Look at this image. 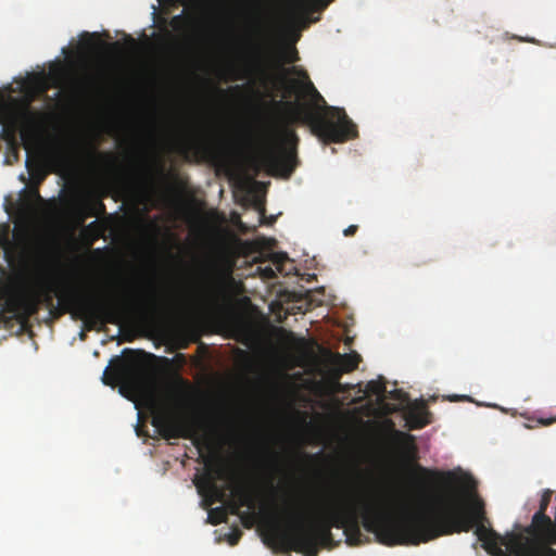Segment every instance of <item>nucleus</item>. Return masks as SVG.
I'll list each match as a JSON object with an SVG mask.
<instances>
[{
  "label": "nucleus",
  "instance_id": "1",
  "mask_svg": "<svg viewBox=\"0 0 556 556\" xmlns=\"http://www.w3.org/2000/svg\"><path fill=\"white\" fill-rule=\"evenodd\" d=\"M427 478L446 486L458 485L456 495L441 498L435 507L418 513L396 515L399 498L394 493L382 492L365 480L349 483L328 501V545L333 541L331 529H342L346 543L357 546L366 541V531L376 535L384 545H418L444 535L469 532L481 542L482 548L492 556H540L543 541L552 527L546 515L553 491L542 492L539 509L531 523L514 525L513 531L502 535L492 527L486 516L484 501L477 493V483L470 476L458 478L452 471H434L418 467Z\"/></svg>",
  "mask_w": 556,
  "mask_h": 556
},
{
  "label": "nucleus",
  "instance_id": "2",
  "mask_svg": "<svg viewBox=\"0 0 556 556\" xmlns=\"http://www.w3.org/2000/svg\"><path fill=\"white\" fill-rule=\"evenodd\" d=\"M294 74L298 78L289 79L295 101H277L275 104L283 109L278 122L280 144L278 149L268 150L263 156V164L289 177L298 166L294 149H287L288 143L298 144L299 137L293 128L295 125L308 126L312 134L324 143H340L357 136L356 125L349 118L344 109L328 105L316 89L306 71L296 66L282 68L279 80L286 81V74Z\"/></svg>",
  "mask_w": 556,
  "mask_h": 556
},
{
  "label": "nucleus",
  "instance_id": "3",
  "mask_svg": "<svg viewBox=\"0 0 556 556\" xmlns=\"http://www.w3.org/2000/svg\"><path fill=\"white\" fill-rule=\"evenodd\" d=\"M60 306L49 309L52 318L71 313L74 319L83 320L88 330L108 324L118 325L126 319L131 309V302L125 298L99 299L94 294L83 292L77 288H67L56 294Z\"/></svg>",
  "mask_w": 556,
  "mask_h": 556
},
{
  "label": "nucleus",
  "instance_id": "4",
  "mask_svg": "<svg viewBox=\"0 0 556 556\" xmlns=\"http://www.w3.org/2000/svg\"><path fill=\"white\" fill-rule=\"evenodd\" d=\"M0 122L10 146L17 149L16 132H20L24 148L29 151L42 140L50 123V115L46 111L24 106L5 111Z\"/></svg>",
  "mask_w": 556,
  "mask_h": 556
},
{
  "label": "nucleus",
  "instance_id": "5",
  "mask_svg": "<svg viewBox=\"0 0 556 556\" xmlns=\"http://www.w3.org/2000/svg\"><path fill=\"white\" fill-rule=\"evenodd\" d=\"M153 426L160 430V433L165 439L181 438L191 440L199 451H202L210 444V425L200 415L174 417L162 413L153 417Z\"/></svg>",
  "mask_w": 556,
  "mask_h": 556
},
{
  "label": "nucleus",
  "instance_id": "6",
  "mask_svg": "<svg viewBox=\"0 0 556 556\" xmlns=\"http://www.w3.org/2000/svg\"><path fill=\"white\" fill-rule=\"evenodd\" d=\"M102 381L106 386L119 384L135 394H141L147 389V374L141 364L135 359L117 357L113 366L106 367Z\"/></svg>",
  "mask_w": 556,
  "mask_h": 556
},
{
  "label": "nucleus",
  "instance_id": "7",
  "mask_svg": "<svg viewBox=\"0 0 556 556\" xmlns=\"http://www.w3.org/2000/svg\"><path fill=\"white\" fill-rule=\"evenodd\" d=\"M227 478V469L222 463H213L207 459L205 470L193 480L199 494L203 497L205 506H212L216 502H224L226 493L218 485L219 480Z\"/></svg>",
  "mask_w": 556,
  "mask_h": 556
},
{
  "label": "nucleus",
  "instance_id": "8",
  "mask_svg": "<svg viewBox=\"0 0 556 556\" xmlns=\"http://www.w3.org/2000/svg\"><path fill=\"white\" fill-rule=\"evenodd\" d=\"M180 147L186 153L206 159L216 154L219 140L212 127L200 124L181 138Z\"/></svg>",
  "mask_w": 556,
  "mask_h": 556
},
{
  "label": "nucleus",
  "instance_id": "9",
  "mask_svg": "<svg viewBox=\"0 0 556 556\" xmlns=\"http://www.w3.org/2000/svg\"><path fill=\"white\" fill-rule=\"evenodd\" d=\"M254 77L265 87L273 84L275 78L269 71L268 61L265 58L264 49L260 43L253 46V58L244 67V75L241 77Z\"/></svg>",
  "mask_w": 556,
  "mask_h": 556
},
{
  "label": "nucleus",
  "instance_id": "10",
  "mask_svg": "<svg viewBox=\"0 0 556 556\" xmlns=\"http://www.w3.org/2000/svg\"><path fill=\"white\" fill-rule=\"evenodd\" d=\"M326 354L333 367L334 377L337 379H339L343 372H351L355 370L362 361L361 355L356 352L341 354L338 352L332 353L331 351L327 350Z\"/></svg>",
  "mask_w": 556,
  "mask_h": 556
},
{
  "label": "nucleus",
  "instance_id": "11",
  "mask_svg": "<svg viewBox=\"0 0 556 556\" xmlns=\"http://www.w3.org/2000/svg\"><path fill=\"white\" fill-rule=\"evenodd\" d=\"M10 304L13 312H15L22 319H28L39 312L38 301L36 300L33 291L17 294L10 301Z\"/></svg>",
  "mask_w": 556,
  "mask_h": 556
},
{
  "label": "nucleus",
  "instance_id": "12",
  "mask_svg": "<svg viewBox=\"0 0 556 556\" xmlns=\"http://www.w3.org/2000/svg\"><path fill=\"white\" fill-rule=\"evenodd\" d=\"M103 213H105V205L100 199H96L90 193H87L81 198L79 204V215L81 222H84L86 216H98Z\"/></svg>",
  "mask_w": 556,
  "mask_h": 556
},
{
  "label": "nucleus",
  "instance_id": "13",
  "mask_svg": "<svg viewBox=\"0 0 556 556\" xmlns=\"http://www.w3.org/2000/svg\"><path fill=\"white\" fill-rule=\"evenodd\" d=\"M235 494L237 500L228 503V508L232 515H239L241 507L254 508V498L245 486L238 488Z\"/></svg>",
  "mask_w": 556,
  "mask_h": 556
},
{
  "label": "nucleus",
  "instance_id": "14",
  "mask_svg": "<svg viewBox=\"0 0 556 556\" xmlns=\"http://www.w3.org/2000/svg\"><path fill=\"white\" fill-rule=\"evenodd\" d=\"M72 160L71 151L64 147H56L48 156L49 164L54 172L66 168Z\"/></svg>",
  "mask_w": 556,
  "mask_h": 556
},
{
  "label": "nucleus",
  "instance_id": "15",
  "mask_svg": "<svg viewBox=\"0 0 556 556\" xmlns=\"http://www.w3.org/2000/svg\"><path fill=\"white\" fill-rule=\"evenodd\" d=\"M33 292L35 293V298L38 301V309H40L42 305H45L48 309L53 307V290L51 288Z\"/></svg>",
  "mask_w": 556,
  "mask_h": 556
},
{
  "label": "nucleus",
  "instance_id": "16",
  "mask_svg": "<svg viewBox=\"0 0 556 556\" xmlns=\"http://www.w3.org/2000/svg\"><path fill=\"white\" fill-rule=\"evenodd\" d=\"M227 509L223 506L211 508L208 510V522L212 525H219L222 522H225L227 520Z\"/></svg>",
  "mask_w": 556,
  "mask_h": 556
},
{
  "label": "nucleus",
  "instance_id": "17",
  "mask_svg": "<svg viewBox=\"0 0 556 556\" xmlns=\"http://www.w3.org/2000/svg\"><path fill=\"white\" fill-rule=\"evenodd\" d=\"M367 389L377 396L384 397L388 394L387 384L383 379L369 381L367 383Z\"/></svg>",
  "mask_w": 556,
  "mask_h": 556
},
{
  "label": "nucleus",
  "instance_id": "18",
  "mask_svg": "<svg viewBox=\"0 0 556 556\" xmlns=\"http://www.w3.org/2000/svg\"><path fill=\"white\" fill-rule=\"evenodd\" d=\"M85 231L93 236V240L103 236L105 227L98 220H93L85 227Z\"/></svg>",
  "mask_w": 556,
  "mask_h": 556
},
{
  "label": "nucleus",
  "instance_id": "19",
  "mask_svg": "<svg viewBox=\"0 0 556 556\" xmlns=\"http://www.w3.org/2000/svg\"><path fill=\"white\" fill-rule=\"evenodd\" d=\"M386 397H389L390 400H394L401 405L408 402L407 393H405L403 390H400V389H394V390L388 391V394Z\"/></svg>",
  "mask_w": 556,
  "mask_h": 556
},
{
  "label": "nucleus",
  "instance_id": "20",
  "mask_svg": "<svg viewBox=\"0 0 556 556\" xmlns=\"http://www.w3.org/2000/svg\"><path fill=\"white\" fill-rule=\"evenodd\" d=\"M168 24L174 30L179 31L186 26L187 18L182 14L175 15L170 18Z\"/></svg>",
  "mask_w": 556,
  "mask_h": 556
},
{
  "label": "nucleus",
  "instance_id": "21",
  "mask_svg": "<svg viewBox=\"0 0 556 556\" xmlns=\"http://www.w3.org/2000/svg\"><path fill=\"white\" fill-rule=\"evenodd\" d=\"M241 535H242V531L240 529L236 528L227 534V541L230 545H236V544H238Z\"/></svg>",
  "mask_w": 556,
  "mask_h": 556
},
{
  "label": "nucleus",
  "instance_id": "22",
  "mask_svg": "<svg viewBox=\"0 0 556 556\" xmlns=\"http://www.w3.org/2000/svg\"><path fill=\"white\" fill-rule=\"evenodd\" d=\"M269 453V456H270V465H271V468L277 471L279 469V459H280V455L279 453L277 452H274V451H268Z\"/></svg>",
  "mask_w": 556,
  "mask_h": 556
},
{
  "label": "nucleus",
  "instance_id": "23",
  "mask_svg": "<svg viewBox=\"0 0 556 556\" xmlns=\"http://www.w3.org/2000/svg\"><path fill=\"white\" fill-rule=\"evenodd\" d=\"M83 36H86L88 38V41L86 42V46L88 49H94L96 42L94 39L98 37L97 33L90 34V33H84Z\"/></svg>",
  "mask_w": 556,
  "mask_h": 556
},
{
  "label": "nucleus",
  "instance_id": "24",
  "mask_svg": "<svg viewBox=\"0 0 556 556\" xmlns=\"http://www.w3.org/2000/svg\"><path fill=\"white\" fill-rule=\"evenodd\" d=\"M536 422H538V425L544 426V427L551 426L554 422H556V415L553 416V417H547V418L540 417V418L536 419Z\"/></svg>",
  "mask_w": 556,
  "mask_h": 556
},
{
  "label": "nucleus",
  "instance_id": "25",
  "mask_svg": "<svg viewBox=\"0 0 556 556\" xmlns=\"http://www.w3.org/2000/svg\"><path fill=\"white\" fill-rule=\"evenodd\" d=\"M91 79L90 77H86L85 79L77 80L75 83V87H77L79 90H86L90 87Z\"/></svg>",
  "mask_w": 556,
  "mask_h": 556
},
{
  "label": "nucleus",
  "instance_id": "26",
  "mask_svg": "<svg viewBox=\"0 0 556 556\" xmlns=\"http://www.w3.org/2000/svg\"><path fill=\"white\" fill-rule=\"evenodd\" d=\"M299 60L298 51L293 48L291 51H289L286 55L285 62L286 63H294Z\"/></svg>",
  "mask_w": 556,
  "mask_h": 556
},
{
  "label": "nucleus",
  "instance_id": "27",
  "mask_svg": "<svg viewBox=\"0 0 556 556\" xmlns=\"http://www.w3.org/2000/svg\"><path fill=\"white\" fill-rule=\"evenodd\" d=\"M358 227L356 225H350L348 228L344 229L343 233L345 237H350L356 233Z\"/></svg>",
  "mask_w": 556,
  "mask_h": 556
},
{
  "label": "nucleus",
  "instance_id": "28",
  "mask_svg": "<svg viewBox=\"0 0 556 556\" xmlns=\"http://www.w3.org/2000/svg\"><path fill=\"white\" fill-rule=\"evenodd\" d=\"M395 434L399 438H402V439H404L406 441H409L410 442V447L414 448V445H413L414 438L410 434H406V433L401 432V431H396Z\"/></svg>",
  "mask_w": 556,
  "mask_h": 556
},
{
  "label": "nucleus",
  "instance_id": "29",
  "mask_svg": "<svg viewBox=\"0 0 556 556\" xmlns=\"http://www.w3.org/2000/svg\"><path fill=\"white\" fill-rule=\"evenodd\" d=\"M163 22H164V26H163V28H162V31H163V34H164V36H165V38H166V39H172V38H173V35H172V33H170V31L168 30V28H167V21H166V20H163Z\"/></svg>",
  "mask_w": 556,
  "mask_h": 556
},
{
  "label": "nucleus",
  "instance_id": "30",
  "mask_svg": "<svg viewBox=\"0 0 556 556\" xmlns=\"http://www.w3.org/2000/svg\"><path fill=\"white\" fill-rule=\"evenodd\" d=\"M252 26H253V30L256 33V34H260L261 33V24H260V20L258 18H253V23H252Z\"/></svg>",
  "mask_w": 556,
  "mask_h": 556
},
{
  "label": "nucleus",
  "instance_id": "31",
  "mask_svg": "<svg viewBox=\"0 0 556 556\" xmlns=\"http://www.w3.org/2000/svg\"><path fill=\"white\" fill-rule=\"evenodd\" d=\"M26 166H27L28 170H29V172H31V168H30V159H29V157H27V160H26Z\"/></svg>",
  "mask_w": 556,
  "mask_h": 556
},
{
  "label": "nucleus",
  "instance_id": "32",
  "mask_svg": "<svg viewBox=\"0 0 556 556\" xmlns=\"http://www.w3.org/2000/svg\"><path fill=\"white\" fill-rule=\"evenodd\" d=\"M266 275H267V276H273V275H274L273 269H271V268H267V269H266Z\"/></svg>",
  "mask_w": 556,
  "mask_h": 556
},
{
  "label": "nucleus",
  "instance_id": "33",
  "mask_svg": "<svg viewBox=\"0 0 556 556\" xmlns=\"http://www.w3.org/2000/svg\"><path fill=\"white\" fill-rule=\"evenodd\" d=\"M427 425V421H420L418 422L417 427L421 428Z\"/></svg>",
  "mask_w": 556,
  "mask_h": 556
},
{
  "label": "nucleus",
  "instance_id": "34",
  "mask_svg": "<svg viewBox=\"0 0 556 556\" xmlns=\"http://www.w3.org/2000/svg\"><path fill=\"white\" fill-rule=\"evenodd\" d=\"M112 46H113L114 48H118V47H119V42H117V41H116V42H114Z\"/></svg>",
  "mask_w": 556,
  "mask_h": 556
},
{
  "label": "nucleus",
  "instance_id": "35",
  "mask_svg": "<svg viewBox=\"0 0 556 556\" xmlns=\"http://www.w3.org/2000/svg\"><path fill=\"white\" fill-rule=\"evenodd\" d=\"M288 337L294 339V334L292 332H288Z\"/></svg>",
  "mask_w": 556,
  "mask_h": 556
},
{
  "label": "nucleus",
  "instance_id": "36",
  "mask_svg": "<svg viewBox=\"0 0 556 556\" xmlns=\"http://www.w3.org/2000/svg\"><path fill=\"white\" fill-rule=\"evenodd\" d=\"M129 41L131 42V45H134V43H135V40H134V38H131V37H129Z\"/></svg>",
  "mask_w": 556,
  "mask_h": 556
},
{
  "label": "nucleus",
  "instance_id": "37",
  "mask_svg": "<svg viewBox=\"0 0 556 556\" xmlns=\"http://www.w3.org/2000/svg\"><path fill=\"white\" fill-rule=\"evenodd\" d=\"M248 517H249V516H248V514H247V513H243V517H242V519H243V518H248Z\"/></svg>",
  "mask_w": 556,
  "mask_h": 556
}]
</instances>
